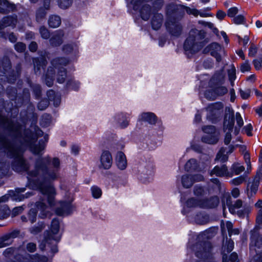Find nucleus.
I'll use <instances>...</instances> for the list:
<instances>
[{
	"instance_id": "3c124183",
	"label": "nucleus",
	"mask_w": 262,
	"mask_h": 262,
	"mask_svg": "<svg viewBox=\"0 0 262 262\" xmlns=\"http://www.w3.org/2000/svg\"><path fill=\"white\" fill-rule=\"evenodd\" d=\"M51 117L49 114H44L42 116L41 124L44 126H48L51 123Z\"/></svg>"
},
{
	"instance_id": "a19ab883",
	"label": "nucleus",
	"mask_w": 262,
	"mask_h": 262,
	"mask_svg": "<svg viewBox=\"0 0 262 262\" xmlns=\"http://www.w3.org/2000/svg\"><path fill=\"white\" fill-rule=\"evenodd\" d=\"M10 214V210L7 205H0V219H4Z\"/></svg>"
},
{
	"instance_id": "dca6fc26",
	"label": "nucleus",
	"mask_w": 262,
	"mask_h": 262,
	"mask_svg": "<svg viewBox=\"0 0 262 262\" xmlns=\"http://www.w3.org/2000/svg\"><path fill=\"white\" fill-rule=\"evenodd\" d=\"M72 205L70 202H61L60 207L56 209V213L58 215H68L72 210Z\"/></svg>"
},
{
	"instance_id": "20e7f679",
	"label": "nucleus",
	"mask_w": 262,
	"mask_h": 262,
	"mask_svg": "<svg viewBox=\"0 0 262 262\" xmlns=\"http://www.w3.org/2000/svg\"><path fill=\"white\" fill-rule=\"evenodd\" d=\"M60 238L59 222L57 219H54L52 221L50 230L45 232V244L48 246L53 245L51 250L53 253H56L58 251L56 244L60 241Z\"/></svg>"
},
{
	"instance_id": "6e6552de",
	"label": "nucleus",
	"mask_w": 262,
	"mask_h": 262,
	"mask_svg": "<svg viewBox=\"0 0 262 262\" xmlns=\"http://www.w3.org/2000/svg\"><path fill=\"white\" fill-rule=\"evenodd\" d=\"M196 248L195 249L196 256L200 258H203L207 256V253L210 252L212 246L209 242L206 241L203 243L197 244L194 247V248Z\"/></svg>"
},
{
	"instance_id": "0eeeda50",
	"label": "nucleus",
	"mask_w": 262,
	"mask_h": 262,
	"mask_svg": "<svg viewBox=\"0 0 262 262\" xmlns=\"http://www.w3.org/2000/svg\"><path fill=\"white\" fill-rule=\"evenodd\" d=\"M223 107V104L221 102L209 104L206 108L207 118L213 121L222 112Z\"/></svg>"
},
{
	"instance_id": "5701e85b",
	"label": "nucleus",
	"mask_w": 262,
	"mask_h": 262,
	"mask_svg": "<svg viewBox=\"0 0 262 262\" xmlns=\"http://www.w3.org/2000/svg\"><path fill=\"white\" fill-rule=\"evenodd\" d=\"M54 75L55 70L54 68H49L47 71V73L45 75V82L47 85L49 87L52 86L53 84Z\"/></svg>"
},
{
	"instance_id": "c03bdc74",
	"label": "nucleus",
	"mask_w": 262,
	"mask_h": 262,
	"mask_svg": "<svg viewBox=\"0 0 262 262\" xmlns=\"http://www.w3.org/2000/svg\"><path fill=\"white\" fill-rule=\"evenodd\" d=\"M262 228V210L261 211L257 212L256 217V225L254 229H256V230H259Z\"/></svg>"
},
{
	"instance_id": "412c9836",
	"label": "nucleus",
	"mask_w": 262,
	"mask_h": 262,
	"mask_svg": "<svg viewBox=\"0 0 262 262\" xmlns=\"http://www.w3.org/2000/svg\"><path fill=\"white\" fill-rule=\"evenodd\" d=\"M139 120L146 121L151 124H155L157 122V117L152 113L147 112L142 113L140 117Z\"/></svg>"
},
{
	"instance_id": "338daca9",
	"label": "nucleus",
	"mask_w": 262,
	"mask_h": 262,
	"mask_svg": "<svg viewBox=\"0 0 262 262\" xmlns=\"http://www.w3.org/2000/svg\"><path fill=\"white\" fill-rule=\"evenodd\" d=\"M250 66L247 61H246L241 66V71L243 73L250 71Z\"/></svg>"
},
{
	"instance_id": "9b49d317",
	"label": "nucleus",
	"mask_w": 262,
	"mask_h": 262,
	"mask_svg": "<svg viewBox=\"0 0 262 262\" xmlns=\"http://www.w3.org/2000/svg\"><path fill=\"white\" fill-rule=\"evenodd\" d=\"M227 89L224 86L216 88L214 91L207 90L205 93V97L209 100H214L216 96H222L226 94Z\"/></svg>"
},
{
	"instance_id": "864d4df0",
	"label": "nucleus",
	"mask_w": 262,
	"mask_h": 262,
	"mask_svg": "<svg viewBox=\"0 0 262 262\" xmlns=\"http://www.w3.org/2000/svg\"><path fill=\"white\" fill-rule=\"evenodd\" d=\"M91 191L92 195L93 197H94L95 198H99L101 196L102 194L101 190L97 186H93L91 188Z\"/></svg>"
},
{
	"instance_id": "f3484780",
	"label": "nucleus",
	"mask_w": 262,
	"mask_h": 262,
	"mask_svg": "<svg viewBox=\"0 0 262 262\" xmlns=\"http://www.w3.org/2000/svg\"><path fill=\"white\" fill-rule=\"evenodd\" d=\"M34 72L36 75L41 73V69H43L46 66L47 61L45 57H40L33 59Z\"/></svg>"
},
{
	"instance_id": "69168bd1",
	"label": "nucleus",
	"mask_w": 262,
	"mask_h": 262,
	"mask_svg": "<svg viewBox=\"0 0 262 262\" xmlns=\"http://www.w3.org/2000/svg\"><path fill=\"white\" fill-rule=\"evenodd\" d=\"M238 10L236 7H232L228 9L227 15L230 17H233L238 13Z\"/></svg>"
},
{
	"instance_id": "a18cd8bd",
	"label": "nucleus",
	"mask_w": 262,
	"mask_h": 262,
	"mask_svg": "<svg viewBox=\"0 0 262 262\" xmlns=\"http://www.w3.org/2000/svg\"><path fill=\"white\" fill-rule=\"evenodd\" d=\"M201 200L196 199L194 198H191L187 200L186 202L187 206L189 207H199L201 203Z\"/></svg>"
},
{
	"instance_id": "58836bf2",
	"label": "nucleus",
	"mask_w": 262,
	"mask_h": 262,
	"mask_svg": "<svg viewBox=\"0 0 262 262\" xmlns=\"http://www.w3.org/2000/svg\"><path fill=\"white\" fill-rule=\"evenodd\" d=\"M231 171L232 172L233 174L238 175L245 170V167L243 166L240 165L238 163L233 164L231 167Z\"/></svg>"
},
{
	"instance_id": "680f3d73",
	"label": "nucleus",
	"mask_w": 262,
	"mask_h": 262,
	"mask_svg": "<svg viewBox=\"0 0 262 262\" xmlns=\"http://www.w3.org/2000/svg\"><path fill=\"white\" fill-rule=\"evenodd\" d=\"M75 45L73 44H67L63 46L62 47L63 51L66 53H70L74 50Z\"/></svg>"
},
{
	"instance_id": "8fccbe9b",
	"label": "nucleus",
	"mask_w": 262,
	"mask_h": 262,
	"mask_svg": "<svg viewBox=\"0 0 262 262\" xmlns=\"http://www.w3.org/2000/svg\"><path fill=\"white\" fill-rule=\"evenodd\" d=\"M47 14L45 10L42 8H40L38 9L36 12V20L38 22L40 21L42 19L45 18Z\"/></svg>"
},
{
	"instance_id": "f704fd0d",
	"label": "nucleus",
	"mask_w": 262,
	"mask_h": 262,
	"mask_svg": "<svg viewBox=\"0 0 262 262\" xmlns=\"http://www.w3.org/2000/svg\"><path fill=\"white\" fill-rule=\"evenodd\" d=\"M182 183L183 186L186 188H189L193 184L192 177L191 175H184L182 178Z\"/></svg>"
},
{
	"instance_id": "7ed1b4c3",
	"label": "nucleus",
	"mask_w": 262,
	"mask_h": 262,
	"mask_svg": "<svg viewBox=\"0 0 262 262\" xmlns=\"http://www.w3.org/2000/svg\"><path fill=\"white\" fill-rule=\"evenodd\" d=\"M205 36L206 33L203 30H198L196 29H191L189 36L184 42V49L192 52H198L206 43Z\"/></svg>"
},
{
	"instance_id": "7c9ffc66",
	"label": "nucleus",
	"mask_w": 262,
	"mask_h": 262,
	"mask_svg": "<svg viewBox=\"0 0 262 262\" xmlns=\"http://www.w3.org/2000/svg\"><path fill=\"white\" fill-rule=\"evenodd\" d=\"M225 79V75L224 74L223 71H221L217 73H216L213 77L211 79V81L212 83L216 84L222 83Z\"/></svg>"
},
{
	"instance_id": "4468645a",
	"label": "nucleus",
	"mask_w": 262,
	"mask_h": 262,
	"mask_svg": "<svg viewBox=\"0 0 262 262\" xmlns=\"http://www.w3.org/2000/svg\"><path fill=\"white\" fill-rule=\"evenodd\" d=\"M207 49L210 52V54L216 58L217 62L221 61V57L219 52L222 51V47L219 43H212L205 50L206 51Z\"/></svg>"
},
{
	"instance_id": "f257e3e1",
	"label": "nucleus",
	"mask_w": 262,
	"mask_h": 262,
	"mask_svg": "<svg viewBox=\"0 0 262 262\" xmlns=\"http://www.w3.org/2000/svg\"><path fill=\"white\" fill-rule=\"evenodd\" d=\"M60 168V161L58 158L47 156L36 159L34 169L28 173L31 177H39L37 185L43 196L36 206L40 211L39 216L41 218L46 217L49 212L45 204L46 200L50 206L54 205L56 192L52 183L59 179Z\"/></svg>"
},
{
	"instance_id": "c85d7f7f",
	"label": "nucleus",
	"mask_w": 262,
	"mask_h": 262,
	"mask_svg": "<svg viewBox=\"0 0 262 262\" xmlns=\"http://www.w3.org/2000/svg\"><path fill=\"white\" fill-rule=\"evenodd\" d=\"M150 8L148 5H143L141 9L140 10V14L142 18L144 20H147L150 14Z\"/></svg>"
},
{
	"instance_id": "393cba45",
	"label": "nucleus",
	"mask_w": 262,
	"mask_h": 262,
	"mask_svg": "<svg viewBox=\"0 0 262 262\" xmlns=\"http://www.w3.org/2000/svg\"><path fill=\"white\" fill-rule=\"evenodd\" d=\"M47 95L49 100L53 101L54 106H58L59 105L60 103V97L59 95L56 94L54 91L53 90L48 91Z\"/></svg>"
},
{
	"instance_id": "2eb2a0df",
	"label": "nucleus",
	"mask_w": 262,
	"mask_h": 262,
	"mask_svg": "<svg viewBox=\"0 0 262 262\" xmlns=\"http://www.w3.org/2000/svg\"><path fill=\"white\" fill-rule=\"evenodd\" d=\"M200 205V208H211L216 207L219 203V200L217 196L211 197L210 199H202Z\"/></svg>"
},
{
	"instance_id": "39448f33",
	"label": "nucleus",
	"mask_w": 262,
	"mask_h": 262,
	"mask_svg": "<svg viewBox=\"0 0 262 262\" xmlns=\"http://www.w3.org/2000/svg\"><path fill=\"white\" fill-rule=\"evenodd\" d=\"M234 124L233 111L230 107L225 109V115L224 121V130L226 133L224 143L228 145L231 140V132L232 131Z\"/></svg>"
},
{
	"instance_id": "ea45409f",
	"label": "nucleus",
	"mask_w": 262,
	"mask_h": 262,
	"mask_svg": "<svg viewBox=\"0 0 262 262\" xmlns=\"http://www.w3.org/2000/svg\"><path fill=\"white\" fill-rule=\"evenodd\" d=\"M259 184V176L256 174V176L254 177L251 185L250 186V188L251 192L255 193L258 190V188Z\"/></svg>"
},
{
	"instance_id": "5fc2aeb1",
	"label": "nucleus",
	"mask_w": 262,
	"mask_h": 262,
	"mask_svg": "<svg viewBox=\"0 0 262 262\" xmlns=\"http://www.w3.org/2000/svg\"><path fill=\"white\" fill-rule=\"evenodd\" d=\"M72 3V0H58L59 7L62 9H66L70 7Z\"/></svg>"
},
{
	"instance_id": "ddd939ff",
	"label": "nucleus",
	"mask_w": 262,
	"mask_h": 262,
	"mask_svg": "<svg viewBox=\"0 0 262 262\" xmlns=\"http://www.w3.org/2000/svg\"><path fill=\"white\" fill-rule=\"evenodd\" d=\"M226 205L228 207L229 210L232 214H236V209H239L243 207V202L241 199L235 201L234 204H232L231 198L228 196L226 198Z\"/></svg>"
},
{
	"instance_id": "bf43d9fd",
	"label": "nucleus",
	"mask_w": 262,
	"mask_h": 262,
	"mask_svg": "<svg viewBox=\"0 0 262 262\" xmlns=\"http://www.w3.org/2000/svg\"><path fill=\"white\" fill-rule=\"evenodd\" d=\"M233 22L237 25L244 24L245 22V18L242 15H238L233 18Z\"/></svg>"
},
{
	"instance_id": "37998d69",
	"label": "nucleus",
	"mask_w": 262,
	"mask_h": 262,
	"mask_svg": "<svg viewBox=\"0 0 262 262\" xmlns=\"http://www.w3.org/2000/svg\"><path fill=\"white\" fill-rule=\"evenodd\" d=\"M249 262H262V251H257L255 254H251Z\"/></svg>"
},
{
	"instance_id": "a211bd4d",
	"label": "nucleus",
	"mask_w": 262,
	"mask_h": 262,
	"mask_svg": "<svg viewBox=\"0 0 262 262\" xmlns=\"http://www.w3.org/2000/svg\"><path fill=\"white\" fill-rule=\"evenodd\" d=\"M63 36V31L58 30L56 31L50 39V44L54 47L59 46L63 42L62 38Z\"/></svg>"
},
{
	"instance_id": "09e8293b",
	"label": "nucleus",
	"mask_w": 262,
	"mask_h": 262,
	"mask_svg": "<svg viewBox=\"0 0 262 262\" xmlns=\"http://www.w3.org/2000/svg\"><path fill=\"white\" fill-rule=\"evenodd\" d=\"M39 33L41 37L43 39H47L50 36V33L48 29L45 26H41L39 28Z\"/></svg>"
},
{
	"instance_id": "473e14b6",
	"label": "nucleus",
	"mask_w": 262,
	"mask_h": 262,
	"mask_svg": "<svg viewBox=\"0 0 262 262\" xmlns=\"http://www.w3.org/2000/svg\"><path fill=\"white\" fill-rule=\"evenodd\" d=\"M198 164L195 159L189 160L185 165V169L187 171H192L198 169Z\"/></svg>"
},
{
	"instance_id": "c756f323",
	"label": "nucleus",
	"mask_w": 262,
	"mask_h": 262,
	"mask_svg": "<svg viewBox=\"0 0 262 262\" xmlns=\"http://www.w3.org/2000/svg\"><path fill=\"white\" fill-rule=\"evenodd\" d=\"M69 63V60L66 58H56L52 61V64L55 68H58L60 66H66Z\"/></svg>"
},
{
	"instance_id": "1a4fd4ad",
	"label": "nucleus",
	"mask_w": 262,
	"mask_h": 262,
	"mask_svg": "<svg viewBox=\"0 0 262 262\" xmlns=\"http://www.w3.org/2000/svg\"><path fill=\"white\" fill-rule=\"evenodd\" d=\"M210 176L215 174L217 177H232L233 176L232 172H230L225 164L216 165L210 172Z\"/></svg>"
},
{
	"instance_id": "f8f14e48",
	"label": "nucleus",
	"mask_w": 262,
	"mask_h": 262,
	"mask_svg": "<svg viewBox=\"0 0 262 262\" xmlns=\"http://www.w3.org/2000/svg\"><path fill=\"white\" fill-rule=\"evenodd\" d=\"M100 167L104 169H109L112 164L113 159L111 153L107 150L103 151L100 157Z\"/></svg>"
},
{
	"instance_id": "49530a36",
	"label": "nucleus",
	"mask_w": 262,
	"mask_h": 262,
	"mask_svg": "<svg viewBox=\"0 0 262 262\" xmlns=\"http://www.w3.org/2000/svg\"><path fill=\"white\" fill-rule=\"evenodd\" d=\"M33 93L36 99H39L41 96V90L40 86L39 84H33L31 85Z\"/></svg>"
},
{
	"instance_id": "e433bc0d",
	"label": "nucleus",
	"mask_w": 262,
	"mask_h": 262,
	"mask_svg": "<svg viewBox=\"0 0 262 262\" xmlns=\"http://www.w3.org/2000/svg\"><path fill=\"white\" fill-rule=\"evenodd\" d=\"M251 211V207L248 205H244L243 209L236 211V214L241 218L247 216Z\"/></svg>"
},
{
	"instance_id": "72a5a7b5",
	"label": "nucleus",
	"mask_w": 262,
	"mask_h": 262,
	"mask_svg": "<svg viewBox=\"0 0 262 262\" xmlns=\"http://www.w3.org/2000/svg\"><path fill=\"white\" fill-rule=\"evenodd\" d=\"M16 23V19L13 16H7L3 19V24H2V27L12 26L13 29H14L15 25Z\"/></svg>"
},
{
	"instance_id": "a878e982",
	"label": "nucleus",
	"mask_w": 262,
	"mask_h": 262,
	"mask_svg": "<svg viewBox=\"0 0 262 262\" xmlns=\"http://www.w3.org/2000/svg\"><path fill=\"white\" fill-rule=\"evenodd\" d=\"M185 9L188 14H192L195 17L198 16V15H200L203 17L211 16V15L209 13L200 11L196 9H191L188 7H185Z\"/></svg>"
},
{
	"instance_id": "6e6d98bb",
	"label": "nucleus",
	"mask_w": 262,
	"mask_h": 262,
	"mask_svg": "<svg viewBox=\"0 0 262 262\" xmlns=\"http://www.w3.org/2000/svg\"><path fill=\"white\" fill-rule=\"evenodd\" d=\"M49 105V101L46 99L41 100L38 104V108L40 111L46 109Z\"/></svg>"
},
{
	"instance_id": "c9c22d12",
	"label": "nucleus",
	"mask_w": 262,
	"mask_h": 262,
	"mask_svg": "<svg viewBox=\"0 0 262 262\" xmlns=\"http://www.w3.org/2000/svg\"><path fill=\"white\" fill-rule=\"evenodd\" d=\"M225 152V148L223 147L221 148L216 155L215 160L219 161L222 162L227 161L228 159V156L227 154H226Z\"/></svg>"
},
{
	"instance_id": "9d476101",
	"label": "nucleus",
	"mask_w": 262,
	"mask_h": 262,
	"mask_svg": "<svg viewBox=\"0 0 262 262\" xmlns=\"http://www.w3.org/2000/svg\"><path fill=\"white\" fill-rule=\"evenodd\" d=\"M166 26L169 32L173 36H179L182 31V27L179 21L170 20L166 23Z\"/></svg>"
},
{
	"instance_id": "2f4dec72",
	"label": "nucleus",
	"mask_w": 262,
	"mask_h": 262,
	"mask_svg": "<svg viewBox=\"0 0 262 262\" xmlns=\"http://www.w3.org/2000/svg\"><path fill=\"white\" fill-rule=\"evenodd\" d=\"M116 118L121 128H125L128 125L127 118L122 113L118 114L116 116Z\"/></svg>"
},
{
	"instance_id": "423d86ee",
	"label": "nucleus",
	"mask_w": 262,
	"mask_h": 262,
	"mask_svg": "<svg viewBox=\"0 0 262 262\" xmlns=\"http://www.w3.org/2000/svg\"><path fill=\"white\" fill-rule=\"evenodd\" d=\"M250 253L255 254L257 251L262 249V235L256 229H253L250 231V243L249 244Z\"/></svg>"
},
{
	"instance_id": "4c0bfd02",
	"label": "nucleus",
	"mask_w": 262,
	"mask_h": 262,
	"mask_svg": "<svg viewBox=\"0 0 262 262\" xmlns=\"http://www.w3.org/2000/svg\"><path fill=\"white\" fill-rule=\"evenodd\" d=\"M12 242V238L10 235H6L0 238V248L9 245Z\"/></svg>"
},
{
	"instance_id": "4d7b16f0",
	"label": "nucleus",
	"mask_w": 262,
	"mask_h": 262,
	"mask_svg": "<svg viewBox=\"0 0 262 262\" xmlns=\"http://www.w3.org/2000/svg\"><path fill=\"white\" fill-rule=\"evenodd\" d=\"M245 178L244 176H241L232 179L231 183L234 185H239L245 181Z\"/></svg>"
},
{
	"instance_id": "79ce46f5",
	"label": "nucleus",
	"mask_w": 262,
	"mask_h": 262,
	"mask_svg": "<svg viewBox=\"0 0 262 262\" xmlns=\"http://www.w3.org/2000/svg\"><path fill=\"white\" fill-rule=\"evenodd\" d=\"M9 3L6 0H0V13H6L11 8Z\"/></svg>"
},
{
	"instance_id": "bb28decb",
	"label": "nucleus",
	"mask_w": 262,
	"mask_h": 262,
	"mask_svg": "<svg viewBox=\"0 0 262 262\" xmlns=\"http://www.w3.org/2000/svg\"><path fill=\"white\" fill-rule=\"evenodd\" d=\"M48 24L51 28L58 27L61 24L60 17L55 15L50 16L48 20Z\"/></svg>"
},
{
	"instance_id": "603ef678",
	"label": "nucleus",
	"mask_w": 262,
	"mask_h": 262,
	"mask_svg": "<svg viewBox=\"0 0 262 262\" xmlns=\"http://www.w3.org/2000/svg\"><path fill=\"white\" fill-rule=\"evenodd\" d=\"M228 73L229 80H230V81L231 82V85L233 86L234 80L236 78L235 69L234 67H232L231 69L228 70Z\"/></svg>"
},
{
	"instance_id": "e2e57ef3",
	"label": "nucleus",
	"mask_w": 262,
	"mask_h": 262,
	"mask_svg": "<svg viewBox=\"0 0 262 262\" xmlns=\"http://www.w3.org/2000/svg\"><path fill=\"white\" fill-rule=\"evenodd\" d=\"M239 93L242 98L244 99H246L250 97L251 90L250 89H246V90L244 91L242 89H240Z\"/></svg>"
},
{
	"instance_id": "4be33fe9",
	"label": "nucleus",
	"mask_w": 262,
	"mask_h": 262,
	"mask_svg": "<svg viewBox=\"0 0 262 262\" xmlns=\"http://www.w3.org/2000/svg\"><path fill=\"white\" fill-rule=\"evenodd\" d=\"M24 262H47L48 258L45 256L39 255V254L30 255L27 254Z\"/></svg>"
},
{
	"instance_id": "b1692460",
	"label": "nucleus",
	"mask_w": 262,
	"mask_h": 262,
	"mask_svg": "<svg viewBox=\"0 0 262 262\" xmlns=\"http://www.w3.org/2000/svg\"><path fill=\"white\" fill-rule=\"evenodd\" d=\"M163 16L161 14H154L151 20V26L154 30H158L160 28L162 23Z\"/></svg>"
},
{
	"instance_id": "f03ea898",
	"label": "nucleus",
	"mask_w": 262,
	"mask_h": 262,
	"mask_svg": "<svg viewBox=\"0 0 262 262\" xmlns=\"http://www.w3.org/2000/svg\"><path fill=\"white\" fill-rule=\"evenodd\" d=\"M33 129L32 132L17 124V171H27L30 167L28 161L19 155V152L29 148L33 154L39 155H42L41 151L45 149L46 144L43 142L39 141L38 144H35L38 138L43 135V132L38 126Z\"/></svg>"
},
{
	"instance_id": "de8ad7c7",
	"label": "nucleus",
	"mask_w": 262,
	"mask_h": 262,
	"mask_svg": "<svg viewBox=\"0 0 262 262\" xmlns=\"http://www.w3.org/2000/svg\"><path fill=\"white\" fill-rule=\"evenodd\" d=\"M202 130L206 134V135L220 133L216 130L215 127L212 125L204 126L202 127Z\"/></svg>"
},
{
	"instance_id": "cd10ccee",
	"label": "nucleus",
	"mask_w": 262,
	"mask_h": 262,
	"mask_svg": "<svg viewBox=\"0 0 262 262\" xmlns=\"http://www.w3.org/2000/svg\"><path fill=\"white\" fill-rule=\"evenodd\" d=\"M67 77V75L66 69L63 67L59 68L56 75L57 81L59 83H63L64 82Z\"/></svg>"
},
{
	"instance_id": "aec40b11",
	"label": "nucleus",
	"mask_w": 262,
	"mask_h": 262,
	"mask_svg": "<svg viewBox=\"0 0 262 262\" xmlns=\"http://www.w3.org/2000/svg\"><path fill=\"white\" fill-rule=\"evenodd\" d=\"M219 138L220 133L205 135L202 137V141L207 144H215L219 141Z\"/></svg>"
},
{
	"instance_id": "774afa93",
	"label": "nucleus",
	"mask_w": 262,
	"mask_h": 262,
	"mask_svg": "<svg viewBox=\"0 0 262 262\" xmlns=\"http://www.w3.org/2000/svg\"><path fill=\"white\" fill-rule=\"evenodd\" d=\"M252 128L251 124L249 123L244 127L243 130L248 136H251L252 135L251 132Z\"/></svg>"
},
{
	"instance_id": "0e129e2a",
	"label": "nucleus",
	"mask_w": 262,
	"mask_h": 262,
	"mask_svg": "<svg viewBox=\"0 0 262 262\" xmlns=\"http://www.w3.org/2000/svg\"><path fill=\"white\" fill-rule=\"evenodd\" d=\"M20 99H22L23 102H28L30 100V93L28 89H25L23 91V95L22 98H20Z\"/></svg>"
},
{
	"instance_id": "13d9d810",
	"label": "nucleus",
	"mask_w": 262,
	"mask_h": 262,
	"mask_svg": "<svg viewBox=\"0 0 262 262\" xmlns=\"http://www.w3.org/2000/svg\"><path fill=\"white\" fill-rule=\"evenodd\" d=\"M234 243L232 241L229 240L227 242V245L224 247V252H230L233 249Z\"/></svg>"
},
{
	"instance_id": "052dcab7",
	"label": "nucleus",
	"mask_w": 262,
	"mask_h": 262,
	"mask_svg": "<svg viewBox=\"0 0 262 262\" xmlns=\"http://www.w3.org/2000/svg\"><path fill=\"white\" fill-rule=\"evenodd\" d=\"M205 189L202 186H196L194 188V193L196 195H202L205 193Z\"/></svg>"
},
{
	"instance_id": "6ab92c4d",
	"label": "nucleus",
	"mask_w": 262,
	"mask_h": 262,
	"mask_svg": "<svg viewBox=\"0 0 262 262\" xmlns=\"http://www.w3.org/2000/svg\"><path fill=\"white\" fill-rule=\"evenodd\" d=\"M116 163L117 167L121 170H124L127 166V160L125 155L121 151L117 153L116 157Z\"/></svg>"
}]
</instances>
